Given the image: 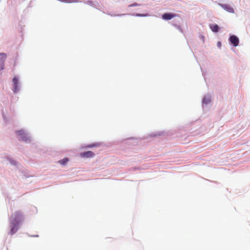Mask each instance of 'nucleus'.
Returning <instances> with one entry per match:
<instances>
[{
	"instance_id": "nucleus-1",
	"label": "nucleus",
	"mask_w": 250,
	"mask_h": 250,
	"mask_svg": "<svg viewBox=\"0 0 250 250\" xmlns=\"http://www.w3.org/2000/svg\"><path fill=\"white\" fill-rule=\"evenodd\" d=\"M11 221L20 224L22 220L21 212L19 211H16L11 215Z\"/></svg>"
},
{
	"instance_id": "nucleus-2",
	"label": "nucleus",
	"mask_w": 250,
	"mask_h": 250,
	"mask_svg": "<svg viewBox=\"0 0 250 250\" xmlns=\"http://www.w3.org/2000/svg\"><path fill=\"white\" fill-rule=\"evenodd\" d=\"M17 135L20 137V140L24 142H27L29 140V137L22 130H20L16 131Z\"/></svg>"
},
{
	"instance_id": "nucleus-3",
	"label": "nucleus",
	"mask_w": 250,
	"mask_h": 250,
	"mask_svg": "<svg viewBox=\"0 0 250 250\" xmlns=\"http://www.w3.org/2000/svg\"><path fill=\"white\" fill-rule=\"evenodd\" d=\"M19 224H19L18 223L13 222L12 221L10 222L11 229H10V234L11 235L14 234L18 231V225Z\"/></svg>"
},
{
	"instance_id": "nucleus-4",
	"label": "nucleus",
	"mask_w": 250,
	"mask_h": 250,
	"mask_svg": "<svg viewBox=\"0 0 250 250\" xmlns=\"http://www.w3.org/2000/svg\"><path fill=\"white\" fill-rule=\"evenodd\" d=\"M229 41L234 46H237L239 44V39L235 35L230 36L229 38Z\"/></svg>"
},
{
	"instance_id": "nucleus-5",
	"label": "nucleus",
	"mask_w": 250,
	"mask_h": 250,
	"mask_svg": "<svg viewBox=\"0 0 250 250\" xmlns=\"http://www.w3.org/2000/svg\"><path fill=\"white\" fill-rule=\"evenodd\" d=\"M7 57L5 53H0V70H2L4 67V61Z\"/></svg>"
},
{
	"instance_id": "nucleus-6",
	"label": "nucleus",
	"mask_w": 250,
	"mask_h": 250,
	"mask_svg": "<svg viewBox=\"0 0 250 250\" xmlns=\"http://www.w3.org/2000/svg\"><path fill=\"white\" fill-rule=\"evenodd\" d=\"M80 156L83 158H91L94 156V153L91 151H88L84 152H82L80 153Z\"/></svg>"
},
{
	"instance_id": "nucleus-7",
	"label": "nucleus",
	"mask_w": 250,
	"mask_h": 250,
	"mask_svg": "<svg viewBox=\"0 0 250 250\" xmlns=\"http://www.w3.org/2000/svg\"><path fill=\"white\" fill-rule=\"evenodd\" d=\"M176 17V14L171 13H166L162 15V18L165 20H169Z\"/></svg>"
},
{
	"instance_id": "nucleus-8",
	"label": "nucleus",
	"mask_w": 250,
	"mask_h": 250,
	"mask_svg": "<svg viewBox=\"0 0 250 250\" xmlns=\"http://www.w3.org/2000/svg\"><path fill=\"white\" fill-rule=\"evenodd\" d=\"M219 5L221 6L224 10L229 13H233V9L229 4H219Z\"/></svg>"
},
{
	"instance_id": "nucleus-9",
	"label": "nucleus",
	"mask_w": 250,
	"mask_h": 250,
	"mask_svg": "<svg viewBox=\"0 0 250 250\" xmlns=\"http://www.w3.org/2000/svg\"><path fill=\"white\" fill-rule=\"evenodd\" d=\"M12 81H13V83L14 84V92H16L19 89L18 78L17 77H15L13 78Z\"/></svg>"
},
{
	"instance_id": "nucleus-10",
	"label": "nucleus",
	"mask_w": 250,
	"mask_h": 250,
	"mask_svg": "<svg viewBox=\"0 0 250 250\" xmlns=\"http://www.w3.org/2000/svg\"><path fill=\"white\" fill-rule=\"evenodd\" d=\"M209 27L212 31L213 32H217L219 31V26L216 24H210Z\"/></svg>"
},
{
	"instance_id": "nucleus-11",
	"label": "nucleus",
	"mask_w": 250,
	"mask_h": 250,
	"mask_svg": "<svg viewBox=\"0 0 250 250\" xmlns=\"http://www.w3.org/2000/svg\"><path fill=\"white\" fill-rule=\"evenodd\" d=\"M68 161V159L67 158H64L62 160H61L59 161V163L62 165H65Z\"/></svg>"
},
{
	"instance_id": "nucleus-12",
	"label": "nucleus",
	"mask_w": 250,
	"mask_h": 250,
	"mask_svg": "<svg viewBox=\"0 0 250 250\" xmlns=\"http://www.w3.org/2000/svg\"><path fill=\"white\" fill-rule=\"evenodd\" d=\"M138 5H139V4H137V3H133L132 4L130 5L129 6L133 7V6H138Z\"/></svg>"
},
{
	"instance_id": "nucleus-13",
	"label": "nucleus",
	"mask_w": 250,
	"mask_h": 250,
	"mask_svg": "<svg viewBox=\"0 0 250 250\" xmlns=\"http://www.w3.org/2000/svg\"><path fill=\"white\" fill-rule=\"evenodd\" d=\"M97 145L96 144H92L88 146V147H95Z\"/></svg>"
},
{
	"instance_id": "nucleus-14",
	"label": "nucleus",
	"mask_w": 250,
	"mask_h": 250,
	"mask_svg": "<svg viewBox=\"0 0 250 250\" xmlns=\"http://www.w3.org/2000/svg\"><path fill=\"white\" fill-rule=\"evenodd\" d=\"M203 103L207 104L208 103V101H206V99L204 98L203 100Z\"/></svg>"
},
{
	"instance_id": "nucleus-15",
	"label": "nucleus",
	"mask_w": 250,
	"mask_h": 250,
	"mask_svg": "<svg viewBox=\"0 0 250 250\" xmlns=\"http://www.w3.org/2000/svg\"><path fill=\"white\" fill-rule=\"evenodd\" d=\"M137 16H140V17H142V16H144V15H143V14H138L137 15Z\"/></svg>"
},
{
	"instance_id": "nucleus-16",
	"label": "nucleus",
	"mask_w": 250,
	"mask_h": 250,
	"mask_svg": "<svg viewBox=\"0 0 250 250\" xmlns=\"http://www.w3.org/2000/svg\"><path fill=\"white\" fill-rule=\"evenodd\" d=\"M65 1L67 2H71V1H70L69 0H65Z\"/></svg>"
}]
</instances>
